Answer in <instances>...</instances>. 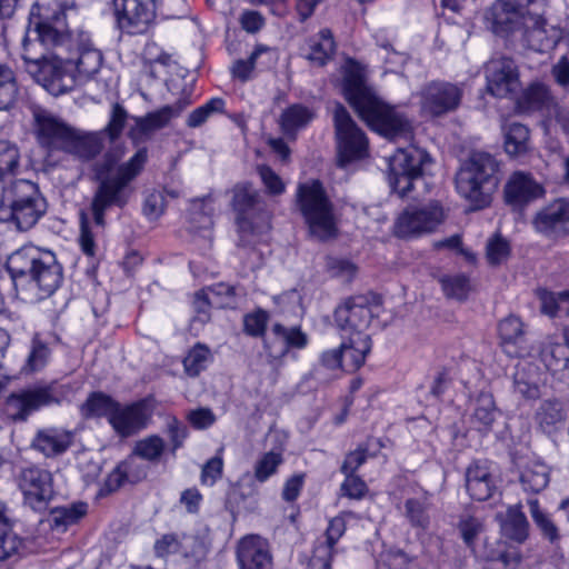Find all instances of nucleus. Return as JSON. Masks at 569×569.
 I'll return each instance as SVG.
<instances>
[{"instance_id":"nucleus-1","label":"nucleus","mask_w":569,"mask_h":569,"mask_svg":"<svg viewBox=\"0 0 569 569\" xmlns=\"http://www.w3.org/2000/svg\"><path fill=\"white\" fill-rule=\"evenodd\" d=\"M66 14L58 0H38L30 10L28 34L22 41V58L28 71L53 94L72 88V77L62 66L63 58L50 54L68 40Z\"/></svg>"},{"instance_id":"nucleus-2","label":"nucleus","mask_w":569,"mask_h":569,"mask_svg":"<svg viewBox=\"0 0 569 569\" xmlns=\"http://www.w3.org/2000/svg\"><path fill=\"white\" fill-rule=\"evenodd\" d=\"M342 92L358 116L375 131L388 137L410 136V122L396 108L385 103L366 84L360 63L348 59L341 68Z\"/></svg>"},{"instance_id":"nucleus-3","label":"nucleus","mask_w":569,"mask_h":569,"mask_svg":"<svg viewBox=\"0 0 569 569\" xmlns=\"http://www.w3.org/2000/svg\"><path fill=\"white\" fill-rule=\"evenodd\" d=\"M547 0H496L485 12L487 27L497 36L521 33L528 46L543 51L555 43L545 19Z\"/></svg>"},{"instance_id":"nucleus-4","label":"nucleus","mask_w":569,"mask_h":569,"mask_svg":"<svg viewBox=\"0 0 569 569\" xmlns=\"http://www.w3.org/2000/svg\"><path fill=\"white\" fill-rule=\"evenodd\" d=\"M7 269L16 287L33 284L40 298L51 296L62 281V268L56 254L32 244L14 251L8 258Z\"/></svg>"},{"instance_id":"nucleus-5","label":"nucleus","mask_w":569,"mask_h":569,"mask_svg":"<svg viewBox=\"0 0 569 569\" xmlns=\"http://www.w3.org/2000/svg\"><path fill=\"white\" fill-rule=\"evenodd\" d=\"M148 153L139 149L126 163L118 167L113 176L103 179L92 198L91 212L96 226H106L104 214L112 206L124 207L133 192L131 181L141 172L147 162Z\"/></svg>"},{"instance_id":"nucleus-6","label":"nucleus","mask_w":569,"mask_h":569,"mask_svg":"<svg viewBox=\"0 0 569 569\" xmlns=\"http://www.w3.org/2000/svg\"><path fill=\"white\" fill-rule=\"evenodd\" d=\"M497 160L488 152H473L463 162L456 176V189L465 198L472 210L487 207L491 200V192L498 184Z\"/></svg>"},{"instance_id":"nucleus-7","label":"nucleus","mask_w":569,"mask_h":569,"mask_svg":"<svg viewBox=\"0 0 569 569\" xmlns=\"http://www.w3.org/2000/svg\"><path fill=\"white\" fill-rule=\"evenodd\" d=\"M46 210V199L33 182L21 179L3 189L0 220L12 222L18 230L31 229Z\"/></svg>"},{"instance_id":"nucleus-8","label":"nucleus","mask_w":569,"mask_h":569,"mask_svg":"<svg viewBox=\"0 0 569 569\" xmlns=\"http://www.w3.org/2000/svg\"><path fill=\"white\" fill-rule=\"evenodd\" d=\"M297 204L310 233L319 240H328L337 234L333 204L319 180L300 183L297 189Z\"/></svg>"},{"instance_id":"nucleus-9","label":"nucleus","mask_w":569,"mask_h":569,"mask_svg":"<svg viewBox=\"0 0 569 569\" xmlns=\"http://www.w3.org/2000/svg\"><path fill=\"white\" fill-rule=\"evenodd\" d=\"M430 161L429 154L422 149H398L389 159L388 180L391 189L400 197H406L411 191L413 181L420 178L423 167Z\"/></svg>"},{"instance_id":"nucleus-10","label":"nucleus","mask_w":569,"mask_h":569,"mask_svg":"<svg viewBox=\"0 0 569 569\" xmlns=\"http://www.w3.org/2000/svg\"><path fill=\"white\" fill-rule=\"evenodd\" d=\"M333 124L340 166L366 157L368 139L347 109L338 103L333 110Z\"/></svg>"},{"instance_id":"nucleus-11","label":"nucleus","mask_w":569,"mask_h":569,"mask_svg":"<svg viewBox=\"0 0 569 569\" xmlns=\"http://www.w3.org/2000/svg\"><path fill=\"white\" fill-rule=\"evenodd\" d=\"M445 210L438 201L421 207H409L396 219L393 232L403 239L417 238L435 231L445 220Z\"/></svg>"},{"instance_id":"nucleus-12","label":"nucleus","mask_w":569,"mask_h":569,"mask_svg":"<svg viewBox=\"0 0 569 569\" xmlns=\"http://www.w3.org/2000/svg\"><path fill=\"white\" fill-rule=\"evenodd\" d=\"M23 501L34 511L44 510L53 497L52 475L39 467H28L17 478Z\"/></svg>"},{"instance_id":"nucleus-13","label":"nucleus","mask_w":569,"mask_h":569,"mask_svg":"<svg viewBox=\"0 0 569 569\" xmlns=\"http://www.w3.org/2000/svg\"><path fill=\"white\" fill-rule=\"evenodd\" d=\"M375 312L363 296L350 297L335 310V322L343 336H369L366 333Z\"/></svg>"},{"instance_id":"nucleus-14","label":"nucleus","mask_w":569,"mask_h":569,"mask_svg":"<svg viewBox=\"0 0 569 569\" xmlns=\"http://www.w3.org/2000/svg\"><path fill=\"white\" fill-rule=\"evenodd\" d=\"M117 26L129 34L147 31L156 17L154 0H113Z\"/></svg>"},{"instance_id":"nucleus-15","label":"nucleus","mask_w":569,"mask_h":569,"mask_svg":"<svg viewBox=\"0 0 569 569\" xmlns=\"http://www.w3.org/2000/svg\"><path fill=\"white\" fill-rule=\"evenodd\" d=\"M487 91L497 98H507L520 87L518 67L507 57L490 59L485 67Z\"/></svg>"},{"instance_id":"nucleus-16","label":"nucleus","mask_w":569,"mask_h":569,"mask_svg":"<svg viewBox=\"0 0 569 569\" xmlns=\"http://www.w3.org/2000/svg\"><path fill=\"white\" fill-rule=\"evenodd\" d=\"M461 86L445 81H433L427 84L420 93V103L425 112L441 116L456 110L462 99Z\"/></svg>"},{"instance_id":"nucleus-17","label":"nucleus","mask_w":569,"mask_h":569,"mask_svg":"<svg viewBox=\"0 0 569 569\" xmlns=\"http://www.w3.org/2000/svg\"><path fill=\"white\" fill-rule=\"evenodd\" d=\"M52 386L23 389L12 393L6 402V411L13 420H24L30 413L57 402Z\"/></svg>"},{"instance_id":"nucleus-18","label":"nucleus","mask_w":569,"mask_h":569,"mask_svg":"<svg viewBox=\"0 0 569 569\" xmlns=\"http://www.w3.org/2000/svg\"><path fill=\"white\" fill-rule=\"evenodd\" d=\"M505 200L513 210L521 211L545 196L541 182L527 171H515L505 186Z\"/></svg>"},{"instance_id":"nucleus-19","label":"nucleus","mask_w":569,"mask_h":569,"mask_svg":"<svg viewBox=\"0 0 569 569\" xmlns=\"http://www.w3.org/2000/svg\"><path fill=\"white\" fill-rule=\"evenodd\" d=\"M538 233L559 238L569 233V199H557L541 208L532 220Z\"/></svg>"},{"instance_id":"nucleus-20","label":"nucleus","mask_w":569,"mask_h":569,"mask_svg":"<svg viewBox=\"0 0 569 569\" xmlns=\"http://www.w3.org/2000/svg\"><path fill=\"white\" fill-rule=\"evenodd\" d=\"M34 121L39 143L49 152H63L74 128L44 110L34 113Z\"/></svg>"},{"instance_id":"nucleus-21","label":"nucleus","mask_w":569,"mask_h":569,"mask_svg":"<svg viewBox=\"0 0 569 569\" xmlns=\"http://www.w3.org/2000/svg\"><path fill=\"white\" fill-rule=\"evenodd\" d=\"M239 569H272V556L269 543L258 535L241 538L236 548Z\"/></svg>"},{"instance_id":"nucleus-22","label":"nucleus","mask_w":569,"mask_h":569,"mask_svg":"<svg viewBox=\"0 0 569 569\" xmlns=\"http://www.w3.org/2000/svg\"><path fill=\"white\" fill-rule=\"evenodd\" d=\"M148 418L147 406L142 401L130 405L118 402L109 423L117 435L127 438L146 428Z\"/></svg>"},{"instance_id":"nucleus-23","label":"nucleus","mask_w":569,"mask_h":569,"mask_svg":"<svg viewBox=\"0 0 569 569\" xmlns=\"http://www.w3.org/2000/svg\"><path fill=\"white\" fill-rule=\"evenodd\" d=\"M491 463L476 460L466 470V489L469 496L478 501L488 500L496 490Z\"/></svg>"},{"instance_id":"nucleus-24","label":"nucleus","mask_w":569,"mask_h":569,"mask_svg":"<svg viewBox=\"0 0 569 569\" xmlns=\"http://www.w3.org/2000/svg\"><path fill=\"white\" fill-rule=\"evenodd\" d=\"M232 207L237 211V224L243 232L252 231V221L260 196L250 183H239L232 190Z\"/></svg>"},{"instance_id":"nucleus-25","label":"nucleus","mask_w":569,"mask_h":569,"mask_svg":"<svg viewBox=\"0 0 569 569\" xmlns=\"http://www.w3.org/2000/svg\"><path fill=\"white\" fill-rule=\"evenodd\" d=\"M189 104L190 101L187 99L178 100L173 104L163 106L143 117H137L134 118L136 127L133 132L147 136L160 130L168 126L171 119L178 117Z\"/></svg>"},{"instance_id":"nucleus-26","label":"nucleus","mask_w":569,"mask_h":569,"mask_svg":"<svg viewBox=\"0 0 569 569\" xmlns=\"http://www.w3.org/2000/svg\"><path fill=\"white\" fill-rule=\"evenodd\" d=\"M346 531V522L342 517H335L329 521V526L326 530V540L320 542L313 551L308 567H321V565H328V569H331V562L336 553V545Z\"/></svg>"},{"instance_id":"nucleus-27","label":"nucleus","mask_w":569,"mask_h":569,"mask_svg":"<svg viewBox=\"0 0 569 569\" xmlns=\"http://www.w3.org/2000/svg\"><path fill=\"white\" fill-rule=\"evenodd\" d=\"M272 333L277 340L281 343L277 348L274 343L266 341V349L269 350V355L273 358L283 357L290 348L303 349L309 342L307 333H305L300 327H284L280 323H276L272 327Z\"/></svg>"},{"instance_id":"nucleus-28","label":"nucleus","mask_w":569,"mask_h":569,"mask_svg":"<svg viewBox=\"0 0 569 569\" xmlns=\"http://www.w3.org/2000/svg\"><path fill=\"white\" fill-rule=\"evenodd\" d=\"M102 148V133L84 132L74 128L63 152L80 160H91L101 152Z\"/></svg>"},{"instance_id":"nucleus-29","label":"nucleus","mask_w":569,"mask_h":569,"mask_svg":"<svg viewBox=\"0 0 569 569\" xmlns=\"http://www.w3.org/2000/svg\"><path fill=\"white\" fill-rule=\"evenodd\" d=\"M72 443V433L61 428L39 430L32 440V447L46 457L63 453Z\"/></svg>"},{"instance_id":"nucleus-30","label":"nucleus","mask_w":569,"mask_h":569,"mask_svg":"<svg viewBox=\"0 0 569 569\" xmlns=\"http://www.w3.org/2000/svg\"><path fill=\"white\" fill-rule=\"evenodd\" d=\"M496 518L502 536L517 543H523L527 540L529 522L520 505L510 506L505 513H498Z\"/></svg>"},{"instance_id":"nucleus-31","label":"nucleus","mask_w":569,"mask_h":569,"mask_svg":"<svg viewBox=\"0 0 569 569\" xmlns=\"http://www.w3.org/2000/svg\"><path fill=\"white\" fill-rule=\"evenodd\" d=\"M501 346L510 356H521L526 350L525 330L520 318L509 316L502 319L498 326Z\"/></svg>"},{"instance_id":"nucleus-32","label":"nucleus","mask_w":569,"mask_h":569,"mask_svg":"<svg viewBox=\"0 0 569 569\" xmlns=\"http://www.w3.org/2000/svg\"><path fill=\"white\" fill-rule=\"evenodd\" d=\"M519 468V481L527 492L538 493L549 482V472L546 465L530 460L527 462L516 461Z\"/></svg>"},{"instance_id":"nucleus-33","label":"nucleus","mask_w":569,"mask_h":569,"mask_svg":"<svg viewBox=\"0 0 569 569\" xmlns=\"http://www.w3.org/2000/svg\"><path fill=\"white\" fill-rule=\"evenodd\" d=\"M345 359V370L359 369L371 350L370 336H347L340 346Z\"/></svg>"},{"instance_id":"nucleus-34","label":"nucleus","mask_w":569,"mask_h":569,"mask_svg":"<svg viewBox=\"0 0 569 569\" xmlns=\"http://www.w3.org/2000/svg\"><path fill=\"white\" fill-rule=\"evenodd\" d=\"M308 47L307 59L318 66L326 64L336 51V42L329 29H322L319 33L310 38Z\"/></svg>"},{"instance_id":"nucleus-35","label":"nucleus","mask_w":569,"mask_h":569,"mask_svg":"<svg viewBox=\"0 0 569 569\" xmlns=\"http://www.w3.org/2000/svg\"><path fill=\"white\" fill-rule=\"evenodd\" d=\"M567 412L559 401H543L536 412L537 422L547 433H552L561 429L565 426Z\"/></svg>"},{"instance_id":"nucleus-36","label":"nucleus","mask_w":569,"mask_h":569,"mask_svg":"<svg viewBox=\"0 0 569 569\" xmlns=\"http://www.w3.org/2000/svg\"><path fill=\"white\" fill-rule=\"evenodd\" d=\"M88 512V505L74 502L69 506L57 507L51 511L50 525L58 532H64L70 526L76 525Z\"/></svg>"},{"instance_id":"nucleus-37","label":"nucleus","mask_w":569,"mask_h":569,"mask_svg":"<svg viewBox=\"0 0 569 569\" xmlns=\"http://www.w3.org/2000/svg\"><path fill=\"white\" fill-rule=\"evenodd\" d=\"M315 118V112L300 103L292 104L283 110L280 117V126L286 134H296L306 128Z\"/></svg>"},{"instance_id":"nucleus-38","label":"nucleus","mask_w":569,"mask_h":569,"mask_svg":"<svg viewBox=\"0 0 569 569\" xmlns=\"http://www.w3.org/2000/svg\"><path fill=\"white\" fill-rule=\"evenodd\" d=\"M529 149V130L526 126L512 122L506 128L505 150L511 157H520Z\"/></svg>"},{"instance_id":"nucleus-39","label":"nucleus","mask_w":569,"mask_h":569,"mask_svg":"<svg viewBox=\"0 0 569 569\" xmlns=\"http://www.w3.org/2000/svg\"><path fill=\"white\" fill-rule=\"evenodd\" d=\"M117 403L111 397L94 392L82 403L81 413L84 418L106 417L109 422Z\"/></svg>"},{"instance_id":"nucleus-40","label":"nucleus","mask_w":569,"mask_h":569,"mask_svg":"<svg viewBox=\"0 0 569 569\" xmlns=\"http://www.w3.org/2000/svg\"><path fill=\"white\" fill-rule=\"evenodd\" d=\"M102 53L90 44H84L79 49V57L76 61V68L79 77L83 79L92 78L101 68Z\"/></svg>"},{"instance_id":"nucleus-41","label":"nucleus","mask_w":569,"mask_h":569,"mask_svg":"<svg viewBox=\"0 0 569 569\" xmlns=\"http://www.w3.org/2000/svg\"><path fill=\"white\" fill-rule=\"evenodd\" d=\"M212 361L210 349L202 345L197 343L187 353L183 359V369L189 377H198L208 365Z\"/></svg>"},{"instance_id":"nucleus-42","label":"nucleus","mask_w":569,"mask_h":569,"mask_svg":"<svg viewBox=\"0 0 569 569\" xmlns=\"http://www.w3.org/2000/svg\"><path fill=\"white\" fill-rule=\"evenodd\" d=\"M281 451L271 450L262 453L253 466L254 479L263 483L278 472V468L283 463Z\"/></svg>"},{"instance_id":"nucleus-43","label":"nucleus","mask_w":569,"mask_h":569,"mask_svg":"<svg viewBox=\"0 0 569 569\" xmlns=\"http://www.w3.org/2000/svg\"><path fill=\"white\" fill-rule=\"evenodd\" d=\"M528 506L530 516L541 531V535L551 543L558 541L560 538L558 527L550 516L540 508L539 501L537 499H529Z\"/></svg>"},{"instance_id":"nucleus-44","label":"nucleus","mask_w":569,"mask_h":569,"mask_svg":"<svg viewBox=\"0 0 569 569\" xmlns=\"http://www.w3.org/2000/svg\"><path fill=\"white\" fill-rule=\"evenodd\" d=\"M50 356L51 351L48 345L39 335H34L23 370L27 372H36L43 369L49 362Z\"/></svg>"},{"instance_id":"nucleus-45","label":"nucleus","mask_w":569,"mask_h":569,"mask_svg":"<svg viewBox=\"0 0 569 569\" xmlns=\"http://www.w3.org/2000/svg\"><path fill=\"white\" fill-rule=\"evenodd\" d=\"M164 450V440L158 435H151L137 441L133 452L143 460L154 462L160 460Z\"/></svg>"},{"instance_id":"nucleus-46","label":"nucleus","mask_w":569,"mask_h":569,"mask_svg":"<svg viewBox=\"0 0 569 569\" xmlns=\"http://www.w3.org/2000/svg\"><path fill=\"white\" fill-rule=\"evenodd\" d=\"M224 106L226 103L223 99L218 97L211 98L204 104L191 111L186 123L189 128H199L206 123L211 116L222 113L224 111Z\"/></svg>"},{"instance_id":"nucleus-47","label":"nucleus","mask_w":569,"mask_h":569,"mask_svg":"<svg viewBox=\"0 0 569 569\" xmlns=\"http://www.w3.org/2000/svg\"><path fill=\"white\" fill-rule=\"evenodd\" d=\"M263 54L268 56L269 59L273 57V52L270 48L266 46H257L249 59L237 60L233 63L231 68L232 76L243 82L249 80L254 66L258 63V59Z\"/></svg>"},{"instance_id":"nucleus-48","label":"nucleus","mask_w":569,"mask_h":569,"mask_svg":"<svg viewBox=\"0 0 569 569\" xmlns=\"http://www.w3.org/2000/svg\"><path fill=\"white\" fill-rule=\"evenodd\" d=\"M17 83L13 71L0 66V110L9 109L17 98Z\"/></svg>"},{"instance_id":"nucleus-49","label":"nucleus","mask_w":569,"mask_h":569,"mask_svg":"<svg viewBox=\"0 0 569 569\" xmlns=\"http://www.w3.org/2000/svg\"><path fill=\"white\" fill-rule=\"evenodd\" d=\"M541 358L548 370L552 372L560 369L569 370V355L567 346L560 343L550 345L542 350Z\"/></svg>"},{"instance_id":"nucleus-50","label":"nucleus","mask_w":569,"mask_h":569,"mask_svg":"<svg viewBox=\"0 0 569 569\" xmlns=\"http://www.w3.org/2000/svg\"><path fill=\"white\" fill-rule=\"evenodd\" d=\"M189 540H191V538H184L183 540H180L179 537L173 533L163 535L161 538L156 540L153 546L154 552L158 557L161 558L173 553H180L183 557H188L189 551L186 548V543Z\"/></svg>"},{"instance_id":"nucleus-51","label":"nucleus","mask_w":569,"mask_h":569,"mask_svg":"<svg viewBox=\"0 0 569 569\" xmlns=\"http://www.w3.org/2000/svg\"><path fill=\"white\" fill-rule=\"evenodd\" d=\"M19 159L20 154L17 146L0 139V181L16 172Z\"/></svg>"},{"instance_id":"nucleus-52","label":"nucleus","mask_w":569,"mask_h":569,"mask_svg":"<svg viewBox=\"0 0 569 569\" xmlns=\"http://www.w3.org/2000/svg\"><path fill=\"white\" fill-rule=\"evenodd\" d=\"M440 281L445 295L457 300L466 299L471 289L469 279L465 274L443 277Z\"/></svg>"},{"instance_id":"nucleus-53","label":"nucleus","mask_w":569,"mask_h":569,"mask_svg":"<svg viewBox=\"0 0 569 569\" xmlns=\"http://www.w3.org/2000/svg\"><path fill=\"white\" fill-rule=\"evenodd\" d=\"M496 419V408L490 395H481L477 400L473 420L483 429H489Z\"/></svg>"},{"instance_id":"nucleus-54","label":"nucleus","mask_w":569,"mask_h":569,"mask_svg":"<svg viewBox=\"0 0 569 569\" xmlns=\"http://www.w3.org/2000/svg\"><path fill=\"white\" fill-rule=\"evenodd\" d=\"M510 254L509 242L497 234L490 238L486 246V256L490 264L496 266L505 262Z\"/></svg>"},{"instance_id":"nucleus-55","label":"nucleus","mask_w":569,"mask_h":569,"mask_svg":"<svg viewBox=\"0 0 569 569\" xmlns=\"http://www.w3.org/2000/svg\"><path fill=\"white\" fill-rule=\"evenodd\" d=\"M405 513L412 527L426 529L429 526V515L422 501L408 499L405 502Z\"/></svg>"},{"instance_id":"nucleus-56","label":"nucleus","mask_w":569,"mask_h":569,"mask_svg":"<svg viewBox=\"0 0 569 569\" xmlns=\"http://www.w3.org/2000/svg\"><path fill=\"white\" fill-rule=\"evenodd\" d=\"M258 173L270 196H280L286 191V183L281 177L268 166H259Z\"/></svg>"},{"instance_id":"nucleus-57","label":"nucleus","mask_w":569,"mask_h":569,"mask_svg":"<svg viewBox=\"0 0 569 569\" xmlns=\"http://www.w3.org/2000/svg\"><path fill=\"white\" fill-rule=\"evenodd\" d=\"M328 269L332 277L343 282L351 281L357 274V266L349 260L332 258L328 261Z\"/></svg>"},{"instance_id":"nucleus-58","label":"nucleus","mask_w":569,"mask_h":569,"mask_svg":"<svg viewBox=\"0 0 569 569\" xmlns=\"http://www.w3.org/2000/svg\"><path fill=\"white\" fill-rule=\"evenodd\" d=\"M268 322V313L263 310H257L248 313L243 318L244 332L252 337H260L264 333Z\"/></svg>"},{"instance_id":"nucleus-59","label":"nucleus","mask_w":569,"mask_h":569,"mask_svg":"<svg viewBox=\"0 0 569 569\" xmlns=\"http://www.w3.org/2000/svg\"><path fill=\"white\" fill-rule=\"evenodd\" d=\"M345 476L346 479L341 485L343 495L350 499H362L368 491L366 482L355 473H348Z\"/></svg>"},{"instance_id":"nucleus-60","label":"nucleus","mask_w":569,"mask_h":569,"mask_svg":"<svg viewBox=\"0 0 569 569\" xmlns=\"http://www.w3.org/2000/svg\"><path fill=\"white\" fill-rule=\"evenodd\" d=\"M459 530L465 543L469 547L473 546L476 539L483 530L482 522L475 517H466L459 523Z\"/></svg>"},{"instance_id":"nucleus-61","label":"nucleus","mask_w":569,"mask_h":569,"mask_svg":"<svg viewBox=\"0 0 569 569\" xmlns=\"http://www.w3.org/2000/svg\"><path fill=\"white\" fill-rule=\"evenodd\" d=\"M22 546L21 539L11 530L0 533V560H6L18 553Z\"/></svg>"},{"instance_id":"nucleus-62","label":"nucleus","mask_w":569,"mask_h":569,"mask_svg":"<svg viewBox=\"0 0 569 569\" xmlns=\"http://www.w3.org/2000/svg\"><path fill=\"white\" fill-rule=\"evenodd\" d=\"M223 469V460L220 456H216L208 460L202 467L201 483L206 486H213L220 479Z\"/></svg>"},{"instance_id":"nucleus-63","label":"nucleus","mask_w":569,"mask_h":569,"mask_svg":"<svg viewBox=\"0 0 569 569\" xmlns=\"http://www.w3.org/2000/svg\"><path fill=\"white\" fill-rule=\"evenodd\" d=\"M164 211V197L154 191L147 196L143 204V213L149 220L158 219Z\"/></svg>"},{"instance_id":"nucleus-64","label":"nucleus","mask_w":569,"mask_h":569,"mask_svg":"<svg viewBox=\"0 0 569 569\" xmlns=\"http://www.w3.org/2000/svg\"><path fill=\"white\" fill-rule=\"evenodd\" d=\"M409 561L408 556L399 549H390L381 555V565L387 569H407Z\"/></svg>"}]
</instances>
